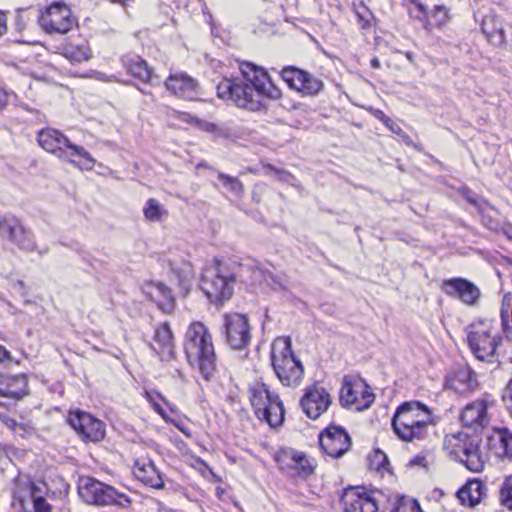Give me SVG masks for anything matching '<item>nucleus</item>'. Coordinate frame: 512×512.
Segmentation results:
<instances>
[{"label": "nucleus", "instance_id": "obj_1", "mask_svg": "<svg viewBox=\"0 0 512 512\" xmlns=\"http://www.w3.org/2000/svg\"><path fill=\"white\" fill-rule=\"evenodd\" d=\"M242 78L223 79L217 85L219 98L231 101L239 108L259 111L264 107L263 99L281 98V90L275 86L267 71L252 62H241Z\"/></svg>", "mask_w": 512, "mask_h": 512}, {"label": "nucleus", "instance_id": "obj_2", "mask_svg": "<svg viewBox=\"0 0 512 512\" xmlns=\"http://www.w3.org/2000/svg\"><path fill=\"white\" fill-rule=\"evenodd\" d=\"M184 351L191 366H197L201 375L209 380L216 371V354L211 333L199 321L192 322L185 333Z\"/></svg>", "mask_w": 512, "mask_h": 512}, {"label": "nucleus", "instance_id": "obj_3", "mask_svg": "<svg viewBox=\"0 0 512 512\" xmlns=\"http://www.w3.org/2000/svg\"><path fill=\"white\" fill-rule=\"evenodd\" d=\"M432 424L431 410L418 401L402 403L392 418L394 433L406 442L424 438L428 427Z\"/></svg>", "mask_w": 512, "mask_h": 512}, {"label": "nucleus", "instance_id": "obj_4", "mask_svg": "<svg viewBox=\"0 0 512 512\" xmlns=\"http://www.w3.org/2000/svg\"><path fill=\"white\" fill-rule=\"evenodd\" d=\"M38 144L58 159L68 162L81 170L90 171L95 160L82 146L72 143L61 131L53 128L42 129L37 135Z\"/></svg>", "mask_w": 512, "mask_h": 512}, {"label": "nucleus", "instance_id": "obj_5", "mask_svg": "<svg viewBox=\"0 0 512 512\" xmlns=\"http://www.w3.org/2000/svg\"><path fill=\"white\" fill-rule=\"evenodd\" d=\"M245 266H240L239 272L234 273L229 268L215 261L207 266L201 276V289L207 298L213 303H222L229 299L233 294V286L239 277L243 281H248L244 277Z\"/></svg>", "mask_w": 512, "mask_h": 512}, {"label": "nucleus", "instance_id": "obj_6", "mask_svg": "<svg viewBox=\"0 0 512 512\" xmlns=\"http://www.w3.org/2000/svg\"><path fill=\"white\" fill-rule=\"evenodd\" d=\"M271 361L274 372L282 385L296 387L301 383L304 376V367L292 351L290 338H280L274 342Z\"/></svg>", "mask_w": 512, "mask_h": 512}, {"label": "nucleus", "instance_id": "obj_7", "mask_svg": "<svg viewBox=\"0 0 512 512\" xmlns=\"http://www.w3.org/2000/svg\"><path fill=\"white\" fill-rule=\"evenodd\" d=\"M467 340L474 356L481 361H491L501 341L497 323L479 319L467 327Z\"/></svg>", "mask_w": 512, "mask_h": 512}, {"label": "nucleus", "instance_id": "obj_8", "mask_svg": "<svg viewBox=\"0 0 512 512\" xmlns=\"http://www.w3.org/2000/svg\"><path fill=\"white\" fill-rule=\"evenodd\" d=\"M249 399L257 418L275 428L284 422V406L279 396L271 392L264 383H255L249 388Z\"/></svg>", "mask_w": 512, "mask_h": 512}, {"label": "nucleus", "instance_id": "obj_9", "mask_svg": "<svg viewBox=\"0 0 512 512\" xmlns=\"http://www.w3.org/2000/svg\"><path fill=\"white\" fill-rule=\"evenodd\" d=\"M78 493L84 502L91 505H114L121 508H128L131 505V499L128 495L92 477L80 479Z\"/></svg>", "mask_w": 512, "mask_h": 512}, {"label": "nucleus", "instance_id": "obj_10", "mask_svg": "<svg viewBox=\"0 0 512 512\" xmlns=\"http://www.w3.org/2000/svg\"><path fill=\"white\" fill-rule=\"evenodd\" d=\"M222 333L226 343L236 350L245 349L252 338L248 318L239 313H228L223 316Z\"/></svg>", "mask_w": 512, "mask_h": 512}, {"label": "nucleus", "instance_id": "obj_11", "mask_svg": "<svg viewBox=\"0 0 512 512\" xmlns=\"http://www.w3.org/2000/svg\"><path fill=\"white\" fill-rule=\"evenodd\" d=\"M374 400L375 396L365 381L344 379L340 393V402L344 407L363 411L368 409Z\"/></svg>", "mask_w": 512, "mask_h": 512}, {"label": "nucleus", "instance_id": "obj_12", "mask_svg": "<svg viewBox=\"0 0 512 512\" xmlns=\"http://www.w3.org/2000/svg\"><path fill=\"white\" fill-rule=\"evenodd\" d=\"M41 26L48 33L65 34L75 25V19L67 5L61 2L51 4L39 18Z\"/></svg>", "mask_w": 512, "mask_h": 512}, {"label": "nucleus", "instance_id": "obj_13", "mask_svg": "<svg viewBox=\"0 0 512 512\" xmlns=\"http://www.w3.org/2000/svg\"><path fill=\"white\" fill-rule=\"evenodd\" d=\"M377 502L376 493L363 487L347 488L341 497L344 512H377Z\"/></svg>", "mask_w": 512, "mask_h": 512}, {"label": "nucleus", "instance_id": "obj_14", "mask_svg": "<svg viewBox=\"0 0 512 512\" xmlns=\"http://www.w3.org/2000/svg\"><path fill=\"white\" fill-rule=\"evenodd\" d=\"M71 427L85 441L97 442L105 436L104 423L92 415L82 411H72L68 418Z\"/></svg>", "mask_w": 512, "mask_h": 512}, {"label": "nucleus", "instance_id": "obj_15", "mask_svg": "<svg viewBox=\"0 0 512 512\" xmlns=\"http://www.w3.org/2000/svg\"><path fill=\"white\" fill-rule=\"evenodd\" d=\"M319 443L325 454L339 458L350 449L351 438L344 428L331 425L320 434Z\"/></svg>", "mask_w": 512, "mask_h": 512}, {"label": "nucleus", "instance_id": "obj_16", "mask_svg": "<svg viewBox=\"0 0 512 512\" xmlns=\"http://www.w3.org/2000/svg\"><path fill=\"white\" fill-rule=\"evenodd\" d=\"M281 77L291 89L306 95H316L323 88V82L320 79L293 66L284 67Z\"/></svg>", "mask_w": 512, "mask_h": 512}, {"label": "nucleus", "instance_id": "obj_17", "mask_svg": "<svg viewBox=\"0 0 512 512\" xmlns=\"http://www.w3.org/2000/svg\"><path fill=\"white\" fill-rule=\"evenodd\" d=\"M332 403L331 395L322 386L313 385L306 389L300 400L303 412L311 419H318Z\"/></svg>", "mask_w": 512, "mask_h": 512}, {"label": "nucleus", "instance_id": "obj_18", "mask_svg": "<svg viewBox=\"0 0 512 512\" xmlns=\"http://www.w3.org/2000/svg\"><path fill=\"white\" fill-rule=\"evenodd\" d=\"M444 292L468 306H476L481 298L480 289L464 278H451L443 282Z\"/></svg>", "mask_w": 512, "mask_h": 512}, {"label": "nucleus", "instance_id": "obj_19", "mask_svg": "<svg viewBox=\"0 0 512 512\" xmlns=\"http://www.w3.org/2000/svg\"><path fill=\"white\" fill-rule=\"evenodd\" d=\"M493 401L488 395H484L465 406L461 414V421L464 426L479 429L484 428L489 423L488 409Z\"/></svg>", "mask_w": 512, "mask_h": 512}, {"label": "nucleus", "instance_id": "obj_20", "mask_svg": "<svg viewBox=\"0 0 512 512\" xmlns=\"http://www.w3.org/2000/svg\"><path fill=\"white\" fill-rule=\"evenodd\" d=\"M457 457L468 470L474 473L481 472L488 459L480 445L473 441L465 442L457 452Z\"/></svg>", "mask_w": 512, "mask_h": 512}, {"label": "nucleus", "instance_id": "obj_21", "mask_svg": "<svg viewBox=\"0 0 512 512\" xmlns=\"http://www.w3.org/2000/svg\"><path fill=\"white\" fill-rule=\"evenodd\" d=\"M39 488L29 479L19 477L15 482L12 506L20 512H31L30 505Z\"/></svg>", "mask_w": 512, "mask_h": 512}, {"label": "nucleus", "instance_id": "obj_22", "mask_svg": "<svg viewBox=\"0 0 512 512\" xmlns=\"http://www.w3.org/2000/svg\"><path fill=\"white\" fill-rule=\"evenodd\" d=\"M166 88L174 95L193 100L198 95V83L185 73L171 74L165 82Z\"/></svg>", "mask_w": 512, "mask_h": 512}, {"label": "nucleus", "instance_id": "obj_23", "mask_svg": "<svg viewBox=\"0 0 512 512\" xmlns=\"http://www.w3.org/2000/svg\"><path fill=\"white\" fill-rule=\"evenodd\" d=\"M28 394L26 374L10 375L0 373V396L21 399Z\"/></svg>", "mask_w": 512, "mask_h": 512}, {"label": "nucleus", "instance_id": "obj_24", "mask_svg": "<svg viewBox=\"0 0 512 512\" xmlns=\"http://www.w3.org/2000/svg\"><path fill=\"white\" fill-rule=\"evenodd\" d=\"M133 474L143 484L154 489H163L164 481L154 463L149 459H138L135 461Z\"/></svg>", "mask_w": 512, "mask_h": 512}, {"label": "nucleus", "instance_id": "obj_25", "mask_svg": "<svg viewBox=\"0 0 512 512\" xmlns=\"http://www.w3.org/2000/svg\"><path fill=\"white\" fill-rule=\"evenodd\" d=\"M143 293L162 310H171L174 304L172 290L162 282L150 281L143 285Z\"/></svg>", "mask_w": 512, "mask_h": 512}, {"label": "nucleus", "instance_id": "obj_26", "mask_svg": "<svg viewBox=\"0 0 512 512\" xmlns=\"http://www.w3.org/2000/svg\"><path fill=\"white\" fill-rule=\"evenodd\" d=\"M154 340L158 348L153 346V350L159 355L161 361H169L170 358H174L173 334L167 323H163L156 329Z\"/></svg>", "mask_w": 512, "mask_h": 512}, {"label": "nucleus", "instance_id": "obj_27", "mask_svg": "<svg viewBox=\"0 0 512 512\" xmlns=\"http://www.w3.org/2000/svg\"><path fill=\"white\" fill-rule=\"evenodd\" d=\"M482 33L494 46H503L506 42L505 30L502 22L495 14H488L481 23Z\"/></svg>", "mask_w": 512, "mask_h": 512}, {"label": "nucleus", "instance_id": "obj_28", "mask_svg": "<svg viewBox=\"0 0 512 512\" xmlns=\"http://www.w3.org/2000/svg\"><path fill=\"white\" fill-rule=\"evenodd\" d=\"M489 447L499 458H512V432L507 428L495 430L489 437Z\"/></svg>", "mask_w": 512, "mask_h": 512}, {"label": "nucleus", "instance_id": "obj_29", "mask_svg": "<svg viewBox=\"0 0 512 512\" xmlns=\"http://www.w3.org/2000/svg\"><path fill=\"white\" fill-rule=\"evenodd\" d=\"M486 495L485 485L475 479L468 481L458 492L457 497L461 504L474 507L481 502Z\"/></svg>", "mask_w": 512, "mask_h": 512}, {"label": "nucleus", "instance_id": "obj_30", "mask_svg": "<svg viewBox=\"0 0 512 512\" xmlns=\"http://www.w3.org/2000/svg\"><path fill=\"white\" fill-rule=\"evenodd\" d=\"M446 386L459 392L473 390L477 386L476 374L469 367H461L447 378Z\"/></svg>", "mask_w": 512, "mask_h": 512}, {"label": "nucleus", "instance_id": "obj_31", "mask_svg": "<svg viewBox=\"0 0 512 512\" xmlns=\"http://www.w3.org/2000/svg\"><path fill=\"white\" fill-rule=\"evenodd\" d=\"M122 62L126 70L133 77L138 78L144 83H152L153 79L156 77L147 62L140 56H125Z\"/></svg>", "mask_w": 512, "mask_h": 512}, {"label": "nucleus", "instance_id": "obj_32", "mask_svg": "<svg viewBox=\"0 0 512 512\" xmlns=\"http://www.w3.org/2000/svg\"><path fill=\"white\" fill-rule=\"evenodd\" d=\"M12 244L17 246L24 252H34L37 250V245L34 236L23 224L17 229L13 237L9 240Z\"/></svg>", "mask_w": 512, "mask_h": 512}, {"label": "nucleus", "instance_id": "obj_33", "mask_svg": "<svg viewBox=\"0 0 512 512\" xmlns=\"http://www.w3.org/2000/svg\"><path fill=\"white\" fill-rule=\"evenodd\" d=\"M501 320L505 337L512 341V294H507L503 297Z\"/></svg>", "mask_w": 512, "mask_h": 512}, {"label": "nucleus", "instance_id": "obj_34", "mask_svg": "<svg viewBox=\"0 0 512 512\" xmlns=\"http://www.w3.org/2000/svg\"><path fill=\"white\" fill-rule=\"evenodd\" d=\"M171 270L178 277L182 288L188 291L195 277V271L191 263L183 262L181 266H175L174 264H171Z\"/></svg>", "mask_w": 512, "mask_h": 512}, {"label": "nucleus", "instance_id": "obj_35", "mask_svg": "<svg viewBox=\"0 0 512 512\" xmlns=\"http://www.w3.org/2000/svg\"><path fill=\"white\" fill-rule=\"evenodd\" d=\"M219 182L229 193L235 197H241L244 193L242 182L237 177L219 172L217 175Z\"/></svg>", "mask_w": 512, "mask_h": 512}, {"label": "nucleus", "instance_id": "obj_36", "mask_svg": "<svg viewBox=\"0 0 512 512\" xmlns=\"http://www.w3.org/2000/svg\"><path fill=\"white\" fill-rule=\"evenodd\" d=\"M21 224L14 216H0V237L9 241Z\"/></svg>", "mask_w": 512, "mask_h": 512}, {"label": "nucleus", "instance_id": "obj_37", "mask_svg": "<svg viewBox=\"0 0 512 512\" xmlns=\"http://www.w3.org/2000/svg\"><path fill=\"white\" fill-rule=\"evenodd\" d=\"M144 216L148 221L157 222L167 214L166 209L156 199H149L143 209Z\"/></svg>", "mask_w": 512, "mask_h": 512}, {"label": "nucleus", "instance_id": "obj_38", "mask_svg": "<svg viewBox=\"0 0 512 512\" xmlns=\"http://www.w3.org/2000/svg\"><path fill=\"white\" fill-rule=\"evenodd\" d=\"M300 455L301 452L294 450L283 451L277 455L276 461L282 470L291 469L295 471L298 464V456Z\"/></svg>", "mask_w": 512, "mask_h": 512}, {"label": "nucleus", "instance_id": "obj_39", "mask_svg": "<svg viewBox=\"0 0 512 512\" xmlns=\"http://www.w3.org/2000/svg\"><path fill=\"white\" fill-rule=\"evenodd\" d=\"M391 512H422L418 501L414 498L402 496Z\"/></svg>", "mask_w": 512, "mask_h": 512}, {"label": "nucleus", "instance_id": "obj_40", "mask_svg": "<svg viewBox=\"0 0 512 512\" xmlns=\"http://www.w3.org/2000/svg\"><path fill=\"white\" fill-rule=\"evenodd\" d=\"M65 56L71 62L81 63L90 59V51L84 47H70L66 49Z\"/></svg>", "mask_w": 512, "mask_h": 512}, {"label": "nucleus", "instance_id": "obj_41", "mask_svg": "<svg viewBox=\"0 0 512 512\" xmlns=\"http://www.w3.org/2000/svg\"><path fill=\"white\" fill-rule=\"evenodd\" d=\"M264 168L267 170V172H266L267 175L273 174L277 180L289 183L291 185H295L294 184L295 177L290 172L283 170V169H279V168L273 166L272 164H265Z\"/></svg>", "mask_w": 512, "mask_h": 512}, {"label": "nucleus", "instance_id": "obj_42", "mask_svg": "<svg viewBox=\"0 0 512 512\" xmlns=\"http://www.w3.org/2000/svg\"><path fill=\"white\" fill-rule=\"evenodd\" d=\"M501 503L512 510V476L507 477L500 488Z\"/></svg>", "mask_w": 512, "mask_h": 512}, {"label": "nucleus", "instance_id": "obj_43", "mask_svg": "<svg viewBox=\"0 0 512 512\" xmlns=\"http://www.w3.org/2000/svg\"><path fill=\"white\" fill-rule=\"evenodd\" d=\"M314 471V464L312 461L306 457L305 454L301 453L298 456V464L295 469V473L301 477H307L311 475Z\"/></svg>", "mask_w": 512, "mask_h": 512}, {"label": "nucleus", "instance_id": "obj_44", "mask_svg": "<svg viewBox=\"0 0 512 512\" xmlns=\"http://www.w3.org/2000/svg\"><path fill=\"white\" fill-rule=\"evenodd\" d=\"M8 427L14 432L16 436L27 438L33 434V428L27 424L17 423L14 419H6Z\"/></svg>", "mask_w": 512, "mask_h": 512}, {"label": "nucleus", "instance_id": "obj_45", "mask_svg": "<svg viewBox=\"0 0 512 512\" xmlns=\"http://www.w3.org/2000/svg\"><path fill=\"white\" fill-rule=\"evenodd\" d=\"M355 13H356V16L359 20V23L361 25V27L363 29H366L370 26L371 24V20L373 18L370 10L368 9V7L364 4V3H360L356 8H355Z\"/></svg>", "mask_w": 512, "mask_h": 512}, {"label": "nucleus", "instance_id": "obj_46", "mask_svg": "<svg viewBox=\"0 0 512 512\" xmlns=\"http://www.w3.org/2000/svg\"><path fill=\"white\" fill-rule=\"evenodd\" d=\"M166 363L165 367L168 370L169 375L181 382H184L185 376L182 370L177 366V361L175 360V357L173 359H169V361H164Z\"/></svg>", "mask_w": 512, "mask_h": 512}, {"label": "nucleus", "instance_id": "obj_47", "mask_svg": "<svg viewBox=\"0 0 512 512\" xmlns=\"http://www.w3.org/2000/svg\"><path fill=\"white\" fill-rule=\"evenodd\" d=\"M31 512H51L50 504L40 495H36L30 505Z\"/></svg>", "mask_w": 512, "mask_h": 512}, {"label": "nucleus", "instance_id": "obj_48", "mask_svg": "<svg viewBox=\"0 0 512 512\" xmlns=\"http://www.w3.org/2000/svg\"><path fill=\"white\" fill-rule=\"evenodd\" d=\"M432 17L434 18L436 25H444L449 19L448 9L443 5H437L434 8Z\"/></svg>", "mask_w": 512, "mask_h": 512}, {"label": "nucleus", "instance_id": "obj_49", "mask_svg": "<svg viewBox=\"0 0 512 512\" xmlns=\"http://www.w3.org/2000/svg\"><path fill=\"white\" fill-rule=\"evenodd\" d=\"M371 465L377 470H386L388 465L387 456L380 450H376L371 458Z\"/></svg>", "mask_w": 512, "mask_h": 512}, {"label": "nucleus", "instance_id": "obj_50", "mask_svg": "<svg viewBox=\"0 0 512 512\" xmlns=\"http://www.w3.org/2000/svg\"><path fill=\"white\" fill-rule=\"evenodd\" d=\"M482 222L488 229H490L494 232H497V233H501V231L505 225L504 223H501L499 220L493 219L488 214L482 215Z\"/></svg>", "mask_w": 512, "mask_h": 512}, {"label": "nucleus", "instance_id": "obj_51", "mask_svg": "<svg viewBox=\"0 0 512 512\" xmlns=\"http://www.w3.org/2000/svg\"><path fill=\"white\" fill-rule=\"evenodd\" d=\"M145 397L148 400V402L151 404V406L155 412H157L160 415L164 414V410H163L162 406L157 401V399L162 398L160 394L153 392V391H146Z\"/></svg>", "mask_w": 512, "mask_h": 512}, {"label": "nucleus", "instance_id": "obj_52", "mask_svg": "<svg viewBox=\"0 0 512 512\" xmlns=\"http://www.w3.org/2000/svg\"><path fill=\"white\" fill-rule=\"evenodd\" d=\"M502 400L504 402L505 407L512 416V379L509 381L508 385L503 391Z\"/></svg>", "mask_w": 512, "mask_h": 512}, {"label": "nucleus", "instance_id": "obj_53", "mask_svg": "<svg viewBox=\"0 0 512 512\" xmlns=\"http://www.w3.org/2000/svg\"><path fill=\"white\" fill-rule=\"evenodd\" d=\"M412 466H420L422 468H428L430 464L429 456L426 454H418L412 458L409 462Z\"/></svg>", "mask_w": 512, "mask_h": 512}, {"label": "nucleus", "instance_id": "obj_54", "mask_svg": "<svg viewBox=\"0 0 512 512\" xmlns=\"http://www.w3.org/2000/svg\"><path fill=\"white\" fill-rule=\"evenodd\" d=\"M379 120L383 122L393 133L401 134L403 131L402 129L394 124L383 112H379L378 116Z\"/></svg>", "mask_w": 512, "mask_h": 512}, {"label": "nucleus", "instance_id": "obj_55", "mask_svg": "<svg viewBox=\"0 0 512 512\" xmlns=\"http://www.w3.org/2000/svg\"><path fill=\"white\" fill-rule=\"evenodd\" d=\"M13 97L14 95L12 93L7 92L3 88H0V111L7 106Z\"/></svg>", "mask_w": 512, "mask_h": 512}, {"label": "nucleus", "instance_id": "obj_56", "mask_svg": "<svg viewBox=\"0 0 512 512\" xmlns=\"http://www.w3.org/2000/svg\"><path fill=\"white\" fill-rule=\"evenodd\" d=\"M6 31H7V18L3 12H0V38L6 33Z\"/></svg>", "mask_w": 512, "mask_h": 512}, {"label": "nucleus", "instance_id": "obj_57", "mask_svg": "<svg viewBox=\"0 0 512 512\" xmlns=\"http://www.w3.org/2000/svg\"><path fill=\"white\" fill-rule=\"evenodd\" d=\"M6 360H12L10 352L4 346L0 345V363Z\"/></svg>", "mask_w": 512, "mask_h": 512}, {"label": "nucleus", "instance_id": "obj_58", "mask_svg": "<svg viewBox=\"0 0 512 512\" xmlns=\"http://www.w3.org/2000/svg\"><path fill=\"white\" fill-rule=\"evenodd\" d=\"M12 289L16 292H19L23 296L25 295L24 283L20 280H17L12 283Z\"/></svg>", "mask_w": 512, "mask_h": 512}, {"label": "nucleus", "instance_id": "obj_59", "mask_svg": "<svg viewBox=\"0 0 512 512\" xmlns=\"http://www.w3.org/2000/svg\"><path fill=\"white\" fill-rule=\"evenodd\" d=\"M6 419L12 418L8 415L7 409L3 405H0V420L8 427V422Z\"/></svg>", "mask_w": 512, "mask_h": 512}, {"label": "nucleus", "instance_id": "obj_60", "mask_svg": "<svg viewBox=\"0 0 512 512\" xmlns=\"http://www.w3.org/2000/svg\"><path fill=\"white\" fill-rule=\"evenodd\" d=\"M501 233L506 235L508 239L512 240V225L511 224H505Z\"/></svg>", "mask_w": 512, "mask_h": 512}, {"label": "nucleus", "instance_id": "obj_61", "mask_svg": "<svg viewBox=\"0 0 512 512\" xmlns=\"http://www.w3.org/2000/svg\"><path fill=\"white\" fill-rule=\"evenodd\" d=\"M260 275H261V271L259 269H256V268L252 269L250 280L252 282L257 281L259 279Z\"/></svg>", "mask_w": 512, "mask_h": 512}, {"label": "nucleus", "instance_id": "obj_62", "mask_svg": "<svg viewBox=\"0 0 512 512\" xmlns=\"http://www.w3.org/2000/svg\"><path fill=\"white\" fill-rule=\"evenodd\" d=\"M467 201L481 210L480 205L475 197L468 196Z\"/></svg>", "mask_w": 512, "mask_h": 512}, {"label": "nucleus", "instance_id": "obj_63", "mask_svg": "<svg viewBox=\"0 0 512 512\" xmlns=\"http://www.w3.org/2000/svg\"><path fill=\"white\" fill-rule=\"evenodd\" d=\"M371 65L373 68H380V61L378 60V58H373L371 60Z\"/></svg>", "mask_w": 512, "mask_h": 512}, {"label": "nucleus", "instance_id": "obj_64", "mask_svg": "<svg viewBox=\"0 0 512 512\" xmlns=\"http://www.w3.org/2000/svg\"><path fill=\"white\" fill-rule=\"evenodd\" d=\"M417 8H418L421 12H423L424 14H426V12H427V11H426V7H425L423 4L418 3V4H417Z\"/></svg>", "mask_w": 512, "mask_h": 512}]
</instances>
